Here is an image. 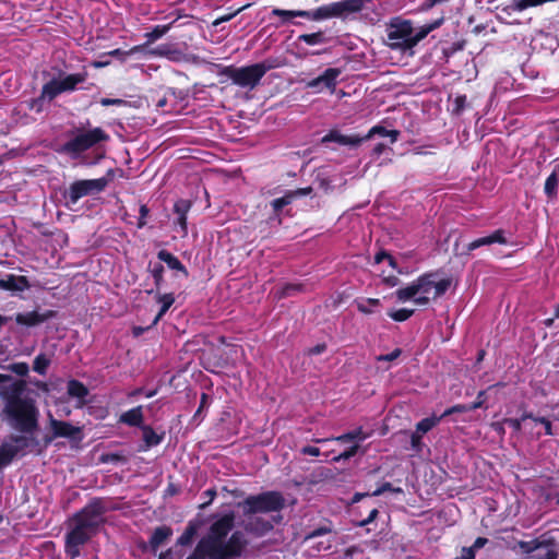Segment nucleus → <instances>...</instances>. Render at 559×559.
<instances>
[{
  "instance_id": "f257e3e1",
  "label": "nucleus",
  "mask_w": 559,
  "mask_h": 559,
  "mask_svg": "<svg viewBox=\"0 0 559 559\" xmlns=\"http://www.w3.org/2000/svg\"><path fill=\"white\" fill-rule=\"evenodd\" d=\"M234 523V513H227L216 519L188 559L240 558L246 551L248 540L241 531H235L229 535Z\"/></svg>"
},
{
  "instance_id": "f03ea898",
  "label": "nucleus",
  "mask_w": 559,
  "mask_h": 559,
  "mask_svg": "<svg viewBox=\"0 0 559 559\" xmlns=\"http://www.w3.org/2000/svg\"><path fill=\"white\" fill-rule=\"evenodd\" d=\"M0 396L4 401L2 409L7 424L23 433H32L38 426L39 411L36 401L26 391L24 381L0 374Z\"/></svg>"
},
{
  "instance_id": "7ed1b4c3",
  "label": "nucleus",
  "mask_w": 559,
  "mask_h": 559,
  "mask_svg": "<svg viewBox=\"0 0 559 559\" xmlns=\"http://www.w3.org/2000/svg\"><path fill=\"white\" fill-rule=\"evenodd\" d=\"M105 506L102 500H93L70 520V530L66 536V552L74 559L80 556L84 545L105 522Z\"/></svg>"
},
{
  "instance_id": "20e7f679",
  "label": "nucleus",
  "mask_w": 559,
  "mask_h": 559,
  "mask_svg": "<svg viewBox=\"0 0 559 559\" xmlns=\"http://www.w3.org/2000/svg\"><path fill=\"white\" fill-rule=\"evenodd\" d=\"M450 285V278H439L435 273H427L396 289L394 296L399 302L411 301L417 307H426L442 296Z\"/></svg>"
},
{
  "instance_id": "39448f33",
  "label": "nucleus",
  "mask_w": 559,
  "mask_h": 559,
  "mask_svg": "<svg viewBox=\"0 0 559 559\" xmlns=\"http://www.w3.org/2000/svg\"><path fill=\"white\" fill-rule=\"evenodd\" d=\"M440 22L414 28L407 20L395 17L386 27V45L394 50L412 51Z\"/></svg>"
},
{
  "instance_id": "423d86ee",
  "label": "nucleus",
  "mask_w": 559,
  "mask_h": 559,
  "mask_svg": "<svg viewBox=\"0 0 559 559\" xmlns=\"http://www.w3.org/2000/svg\"><path fill=\"white\" fill-rule=\"evenodd\" d=\"M239 506L245 514L273 512L283 508L284 498L276 491H267L257 496H249Z\"/></svg>"
},
{
  "instance_id": "0eeeda50",
  "label": "nucleus",
  "mask_w": 559,
  "mask_h": 559,
  "mask_svg": "<svg viewBox=\"0 0 559 559\" xmlns=\"http://www.w3.org/2000/svg\"><path fill=\"white\" fill-rule=\"evenodd\" d=\"M85 80V73L61 74L44 84L40 98L43 100H52L62 93L74 91L76 86Z\"/></svg>"
},
{
  "instance_id": "6e6552de",
  "label": "nucleus",
  "mask_w": 559,
  "mask_h": 559,
  "mask_svg": "<svg viewBox=\"0 0 559 559\" xmlns=\"http://www.w3.org/2000/svg\"><path fill=\"white\" fill-rule=\"evenodd\" d=\"M106 139L107 134L100 128H94L76 134L73 139L64 143L60 151L69 154L72 158H76L83 152Z\"/></svg>"
},
{
  "instance_id": "1a4fd4ad",
  "label": "nucleus",
  "mask_w": 559,
  "mask_h": 559,
  "mask_svg": "<svg viewBox=\"0 0 559 559\" xmlns=\"http://www.w3.org/2000/svg\"><path fill=\"white\" fill-rule=\"evenodd\" d=\"M267 68L263 63H254L241 68H228L227 76L240 87L253 90L266 73Z\"/></svg>"
},
{
  "instance_id": "9d476101",
  "label": "nucleus",
  "mask_w": 559,
  "mask_h": 559,
  "mask_svg": "<svg viewBox=\"0 0 559 559\" xmlns=\"http://www.w3.org/2000/svg\"><path fill=\"white\" fill-rule=\"evenodd\" d=\"M361 1L360 0H343L338 2H333L328 5H323L317 8L312 11H305L300 14V17H306L312 21H322L328 20L334 16H340L344 12H355L360 10Z\"/></svg>"
},
{
  "instance_id": "9b49d317",
  "label": "nucleus",
  "mask_w": 559,
  "mask_h": 559,
  "mask_svg": "<svg viewBox=\"0 0 559 559\" xmlns=\"http://www.w3.org/2000/svg\"><path fill=\"white\" fill-rule=\"evenodd\" d=\"M108 179L105 177L97 179L76 180L70 185L67 199L71 204H75L83 197L94 195L105 190Z\"/></svg>"
},
{
  "instance_id": "f8f14e48",
  "label": "nucleus",
  "mask_w": 559,
  "mask_h": 559,
  "mask_svg": "<svg viewBox=\"0 0 559 559\" xmlns=\"http://www.w3.org/2000/svg\"><path fill=\"white\" fill-rule=\"evenodd\" d=\"M28 445V440L24 436L11 435L0 443V471L12 463L24 449Z\"/></svg>"
},
{
  "instance_id": "ddd939ff",
  "label": "nucleus",
  "mask_w": 559,
  "mask_h": 559,
  "mask_svg": "<svg viewBox=\"0 0 559 559\" xmlns=\"http://www.w3.org/2000/svg\"><path fill=\"white\" fill-rule=\"evenodd\" d=\"M341 71L335 68H328L321 75L309 81L307 87L313 90L317 93H321L325 90L333 92L336 86L337 78Z\"/></svg>"
},
{
  "instance_id": "4468645a",
  "label": "nucleus",
  "mask_w": 559,
  "mask_h": 559,
  "mask_svg": "<svg viewBox=\"0 0 559 559\" xmlns=\"http://www.w3.org/2000/svg\"><path fill=\"white\" fill-rule=\"evenodd\" d=\"M49 423L55 437L81 439V428L70 423L55 419L49 415Z\"/></svg>"
},
{
  "instance_id": "2eb2a0df",
  "label": "nucleus",
  "mask_w": 559,
  "mask_h": 559,
  "mask_svg": "<svg viewBox=\"0 0 559 559\" xmlns=\"http://www.w3.org/2000/svg\"><path fill=\"white\" fill-rule=\"evenodd\" d=\"M328 142H335L340 145L357 147L364 142V139L359 135H346L341 133L338 130H331L322 138V143Z\"/></svg>"
},
{
  "instance_id": "dca6fc26",
  "label": "nucleus",
  "mask_w": 559,
  "mask_h": 559,
  "mask_svg": "<svg viewBox=\"0 0 559 559\" xmlns=\"http://www.w3.org/2000/svg\"><path fill=\"white\" fill-rule=\"evenodd\" d=\"M27 288L28 283L24 276H16L10 274L5 278H0V289L11 292H23Z\"/></svg>"
},
{
  "instance_id": "f3484780",
  "label": "nucleus",
  "mask_w": 559,
  "mask_h": 559,
  "mask_svg": "<svg viewBox=\"0 0 559 559\" xmlns=\"http://www.w3.org/2000/svg\"><path fill=\"white\" fill-rule=\"evenodd\" d=\"M148 55L154 57H164L170 61H178L181 59L182 53L174 45L163 44L147 51Z\"/></svg>"
},
{
  "instance_id": "a211bd4d",
  "label": "nucleus",
  "mask_w": 559,
  "mask_h": 559,
  "mask_svg": "<svg viewBox=\"0 0 559 559\" xmlns=\"http://www.w3.org/2000/svg\"><path fill=\"white\" fill-rule=\"evenodd\" d=\"M311 192V188L297 189L294 191H288L284 197L277 198L272 201V206L275 212L281 211L284 206L290 204L293 200L297 197L307 195Z\"/></svg>"
},
{
  "instance_id": "6ab92c4d",
  "label": "nucleus",
  "mask_w": 559,
  "mask_h": 559,
  "mask_svg": "<svg viewBox=\"0 0 559 559\" xmlns=\"http://www.w3.org/2000/svg\"><path fill=\"white\" fill-rule=\"evenodd\" d=\"M87 389L81 382L71 380L68 383V394L72 397L78 399V407H82L84 405V399L87 395Z\"/></svg>"
},
{
  "instance_id": "aec40b11",
  "label": "nucleus",
  "mask_w": 559,
  "mask_h": 559,
  "mask_svg": "<svg viewBox=\"0 0 559 559\" xmlns=\"http://www.w3.org/2000/svg\"><path fill=\"white\" fill-rule=\"evenodd\" d=\"M380 306V299L377 298H365L356 300V307L358 311L365 314H372L377 312Z\"/></svg>"
},
{
  "instance_id": "412c9836",
  "label": "nucleus",
  "mask_w": 559,
  "mask_h": 559,
  "mask_svg": "<svg viewBox=\"0 0 559 559\" xmlns=\"http://www.w3.org/2000/svg\"><path fill=\"white\" fill-rule=\"evenodd\" d=\"M120 421L129 426H140L143 421L142 406L134 407L123 413L120 417Z\"/></svg>"
},
{
  "instance_id": "4be33fe9",
  "label": "nucleus",
  "mask_w": 559,
  "mask_h": 559,
  "mask_svg": "<svg viewBox=\"0 0 559 559\" xmlns=\"http://www.w3.org/2000/svg\"><path fill=\"white\" fill-rule=\"evenodd\" d=\"M376 135L390 136L391 143H394L397 141L400 132L396 130H386L385 128H383L381 126H374L369 130V132L365 136H361V139H364V141H366Z\"/></svg>"
},
{
  "instance_id": "5701e85b",
  "label": "nucleus",
  "mask_w": 559,
  "mask_h": 559,
  "mask_svg": "<svg viewBox=\"0 0 559 559\" xmlns=\"http://www.w3.org/2000/svg\"><path fill=\"white\" fill-rule=\"evenodd\" d=\"M369 437H370L369 432L364 431L362 428H357L350 432L335 437V438H333V440L338 441V442L356 441V443L359 444V442L365 441Z\"/></svg>"
},
{
  "instance_id": "b1692460",
  "label": "nucleus",
  "mask_w": 559,
  "mask_h": 559,
  "mask_svg": "<svg viewBox=\"0 0 559 559\" xmlns=\"http://www.w3.org/2000/svg\"><path fill=\"white\" fill-rule=\"evenodd\" d=\"M171 534L173 531L167 526L157 527L150 539L151 547L156 550Z\"/></svg>"
},
{
  "instance_id": "393cba45",
  "label": "nucleus",
  "mask_w": 559,
  "mask_h": 559,
  "mask_svg": "<svg viewBox=\"0 0 559 559\" xmlns=\"http://www.w3.org/2000/svg\"><path fill=\"white\" fill-rule=\"evenodd\" d=\"M16 323L21 325L33 326L44 321V317L37 312L19 313L15 318Z\"/></svg>"
},
{
  "instance_id": "a878e982",
  "label": "nucleus",
  "mask_w": 559,
  "mask_h": 559,
  "mask_svg": "<svg viewBox=\"0 0 559 559\" xmlns=\"http://www.w3.org/2000/svg\"><path fill=\"white\" fill-rule=\"evenodd\" d=\"M158 259L165 262L173 270L186 272V269L182 265V263L174 254L166 250H160L158 252Z\"/></svg>"
},
{
  "instance_id": "bb28decb",
  "label": "nucleus",
  "mask_w": 559,
  "mask_h": 559,
  "mask_svg": "<svg viewBox=\"0 0 559 559\" xmlns=\"http://www.w3.org/2000/svg\"><path fill=\"white\" fill-rule=\"evenodd\" d=\"M170 28L171 24L154 26L151 32L144 34L146 45L153 44L157 39L162 38Z\"/></svg>"
},
{
  "instance_id": "cd10ccee",
  "label": "nucleus",
  "mask_w": 559,
  "mask_h": 559,
  "mask_svg": "<svg viewBox=\"0 0 559 559\" xmlns=\"http://www.w3.org/2000/svg\"><path fill=\"white\" fill-rule=\"evenodd\" d=\"M559 178V165L552 170L545 182V192L548 197H555L557 194Z\"/></svg>"
},
{
  "instance_id": "c85d7f7f",
  "label": "nucleus",
  "mask_w": 559,
  "mask_h": 559,
  "mask_svg": "<svg viewBox=\"0 0 559 559\" xmlns=\"http://www.w3.org/2000/svg\"><path fill=\"white\" fill-rule=\"evenodd\" d=\"M198 532V524L190 522L186 527L185 532L180 535L177 540V544L180 546H188L192 543L195 534Z\"/></svg>"
},
{
  "instance_id": "c756f323",
  "label": "nucleus",
  "mask_w": 559,
  "mask_h": 559,
  "mask_svg": "<svg viewBox=\"0 0 559 559\" xmlns=\"http://www.w3.org/2000/svg\"><path fill=\"white\" fill-rule=\"evenodd\" d=\"M175 298L171 294H165L158 296V302L162 305L159 312L155 317L154 323L158 322L160 318L167 312V310L171 307L174 304Z\"/></svg>"
},
{
  "instance_id": "7c9ffc66",
  "label": "nucleus",
  "mask_w": 559,
  "mask_h": 559,
  "mask_svg": "<svg viewBox=\"0 0 559 559\" xmlns=\"http://www.w3.org/2000/svg\"><path fill=\"white\" fill-rule=\"evenodd\" d=\"M439 421H440V418L436 417V416L424 418L423 420H420L417 424L416 431L424 436L426 432H428L435 426H437L439 424Z\"/></svg>"
},
{
  "instance_id": "2f4dec72",
  "label": "nucleus",
  "mask_w": 559,
  "mask_h": 559,
  "mask_svg": "<svg viewBox=\"0 0 559 559\" xmlns=\"http://www.w3.org/2000/svg\"><path fill=\"white\" fill-rule=\"evenodd\" d=\"M143 430V440L147 448L157 445L162 438L148 426L142 428Z\"/></svg>"
},
{
  "instance_id": "473e14b6",
  "label": "nucleus",
  "mask_w": 559,
  "mask_h": 559,
  "mask_svg": "<svg viewBox=\"0 0 559 559\" xmlns=\"http://www.w3.org/2000/svg\"><path fill=\"white\" fill-rule=\"evenodd\" d=\"M302 10H283V9H273L272 14L282 19V23H286L294 17H300Z\"/></svg>"
},
{
  "instance_id": "72a5a7b5",
  "label": "nucleus",
  "mask_w": 559,
  "mask_h": 559,
  "mask_svg": "<svg viewBox=\"0 0 559 559\" xmlns=\"http://www.w3.org/2000/svg\"><path fill=\"white\" fill-rule=\"evenodd\" d=\"M413 309L402 308L396 310H390L388 312V316L396 322H404L407 319H409L413 316Z\"/></svg>"
},
{
  "instance_id": "f704fd0d",
  "label": "nucleus",
  "mask_w": 559,
  "mask_h": 559,
  "mask_svg": "<svg viewBox=\"0 0 559 559\" xmlns=\"http://www.w3.org/2000/svg\"><path fill=\"white\" fill-rule=\"evenodd\" d=\"M533 415L531 413H524L521 418H507L503 420L507 425H509L515 432H519L522 429V424L526 419H532Z\"/></svg>"
},
{
  "instance_id": "c9c22d12",
  "label": "nucleus",
  "mask_w": 559,
  "mask_h": 559,
  "mask_svg": "<svg viewBox=\"0 0 559 559\" xmlns=\"http://www.w3.org/2000/svg\"><path fill=\"white\" fill-rule=\"evenodd\" d=\"M48 365H49V359L46 358L44 355H39L35 358L33 368L39 374H44L46 372Z\"/></svg>"
},
{
  "instance_id": "e433bc0d",
  "label": "nucleus",
  "mask_w": 559,
  "mask_h": 559,
  "mask_svg": "<svg viewBox=\"0 0 559 559\" xmlns=\"http://www.w3.org/2000/svg\"><path fill=\"white\" fill-rule=\"evenodd\" d=\"M271 528H272L271 523L266 522V521H258L257 526H253L252 524H250L248 526L249 531L254 532L255 534H259V535H262V534L269 532Z\"/></svg>"
},
{
  "instance_id": "4c0bfd02",
  "label": "nucleus",
  "mask_w": 559,
  "mask_h": 559,
  "mask_svg": "<svg viewBox=\"0 0 559 559\" xmlns=\"http://www.w3.org/2000/svg\"><path fill=\"white\" fill-rule=\"evenodd\" d=\"M358 449H359V444L355 443L354 445H352L349 449H347L343 453L338 454L337 456H334L333 461L341 462V461L348 460L357 453Z\"/></svg>"
},
{
  "instance_id": "58836bf2",
  "label": "nucleus",
  "mask_w": 559,
  "mask_h": 559,
  "mask_svg": "<svg viewBox=\"0 0 559 559\" xmlns=\"http://www.w3.org/2000/svg\"><path fill=\"white\" fill-rule=\"evenodd\" d=\"M301 289V286L300 285H295V284H289V285H286L284 286L283 288H281L280 290L276 292V296L278 298H283V297H287V296H290L293 295L295 292H298Z\"/></svg>"
},
{
  "instance_id": "ea45409f",
  "label": "nucleus",
  "mask_w": 559,
  "mask_h": 559,
  "mask_svg": "<svg viewBox=\"0 0 559 559\" xmlns=\"http://www.w3.org/2000/svg\"><path fill=\"white\" fill-rule=\"evenodd\" d=\"M488 240H489V245H492V243H507V239L504 237V231L499 229V230H496L495 233H492L491 235L488 236Z\"/></svg>"
},
{
  "instance_id": "a19ab883",
  "label": "nucleus",
  "mask_w": 559,
  "mask_h": 559,
  "mask_svg": "<svg viewBox=\"0 0 559 559\" xmlns=\"http://www.w3.org/2000/svg\"><path fill=\"white\" fill-rule=\"evenodd\" d=\"M532 420L536 424H540L544 426L545 428V435L547 436H552L554 432H552V426H551V423L545 418V417H534L532 418Z\"/></svg>"
},
{
  "instance_id": "79ce46f5",
  "label": "nucleus",
  "mask_w": 559,
  "mask_h": 559,
  "mask_svg": "<svg viewBox=\"0 0 559 559\" xmlns=\"http://www.w3.org/2000/svg\"><path fill=\"white\" fill-rule=\"evenodd\" d=\"M421 439H423V435L418 433L417 431L412 433L411 445L414 451L420 452L421 447H423Z\"/></svg>"
},
{
  "instance_id": "37998d69",
  "label": "nucleus",
  "mask_w": 559,
  "mask_h": 559,
  "mask_svg": "<svg viewBox=\"0 0 559 559\" xmlns=\"http://www.w3.org/2000/svg\"><path fill=\"white\" fill-rule=\"evenodd\" d=\"M321 35L313 33V34H304L299 36V39L308 45H316L319 43Z\"/></svg>"
},
{
  "instance_id": "c03bdc74",
  "label": "nucleus",
  "mask_w": 559,
  "mask_h": 559,
  "mask_svg": "<svg viewBox=\"0 0 559 559\" xmlns=\"http://www.w3.org/2000/svg\"><path fill=\"white\" fill-rule=\"evenodd\" d=\"M489 246L488 236L478 238L467 245V251H473L479 247Z\"/></svg>"
},
{
  "instance_id": "a18cd8bd",
  "label": "nucleus",
  "mask_w": 559,
  "mask_h": 559,
  "mask_svg": "<svg viewBox=\"0 0 559 559\" xmlns=\"http://www.w3.org/2000/svg\"><path fill=\"white\" fill-rule=\"evenodd\" d=\"M402 354V350L400 348H396L394 349L392 353L390 354H385V355H379L377 357V360L378 361H393L395 360L396 358H399Z\"/></svg>"
},
{
  "instance_id": "49530a36",
  "label": "nucleus",
  "mask_w": 559,
  "mask_h": 559,
  "mask_svg": "<svg viewBox=\"0 0 559 559\" xmlns=\"http://www.w3.org/2000/svg\"><path fill=\"white\" fill-rule=\"evenodd\" d=\"M163 271H164V267L162 264H155V265L151 266V273H152L157 285L159 284V282L163 278Z\"/></svg>"
},
{
  "instance_id": "de8ad7c7",
  "label": "nucleus",
  "mask_w": 559,
  "mask_h": 559,
  "mask_svg": "<svg viewBox=\"0 0 559 559\" xmlns=\"http://www.w3.org/2000/svg\"><path fill=\"white\" fill-rule=\"evenodd\" d=\"M190 204L187 201L180 200L176 202L175 204V211L178 215L183 214L186 215L189 211Z\"/></svg>"
},
{
  "instance_id": "09e8293b",
  "label": "nucleus",
  "mask_w": 559,
  "mask_h": 559,
  "mask_svg": "<svg viewBox=\"0 0 559 559\" xmlns=\"http://www.w3.org/2000/svg\"><path fill=\"white\" fill-rule=\"evenodd\" d=\"M484 395H485L484 391L478 393L476 401L469 405V409L471 411L480 408L483 406V404H484Z\"/></svg>"
},
{
  "instance_id": "8fccbe9b",
  "label": "nucleus",
  "mask_w": 559,
  "mask_h": 559,
  "mask_svg": "<svg viewBox=\"0 0 559 559\" xmlns=\"http://www.w3.org/2000/svg\"><path fill=\"white\" fill-rule=\"evenodd\" d=\"M103 106L122 105L124 102L120 98H102L99 102Z\"/></svg>"
},
{
  "instance_id": "3c124183",
  "label": "nucleus",
  "mask_w": 559,
  "mask_h": 559,
  "mask_svg": "<svg viewBox=\"0 0 559 559\" xmlns=\"http://www.w3.org/2000/svg\"><path fill=\"white\" fill-rule=\"evenodd\" d=\"M384 260H388V262L390 263V265H391V266H393V267H395L394 259H393L391 255H389V254H386V253H379V254H377V257H376V261H377L378 263H380V262H382V261H384Z\"/></svg>"
},
{
  "instance_id": "603ef678",
  "label": "nucleus",
  "mask_w": 559,
  "mask_h": 559,
  "mask_svg": "<svg viewBox=\"0 0 559 559\" xmlns=\"http://www.w3.org/2000/svg\"><path fill=\"white\" fill-rule=\"evenodd\" d=\"M377 515H378V510H377V509H372V510L370 511V513H369L368 518H367V519H365V520H362V521L359 523V525H360V526H365V525H367V524H369V523L373 522V521L376 520Z\"/></svg>"
},
{
  "instance_id": "864d4df0",
  "label": "nucleus",
  "mask_w": 559,
  "mask_h": 559,
  "mask_svg": "<svg viewBox=\"0 0 559 559\" xmlns=\"http://www.w3.org/2000/svg\"><path fill=\"white\" fill-rule=\"evenodd\" d=\"M12 370L21 376H24L27 373L28 367L26 364H16L13 366Z\"/></svg>"
},
{
  "instance_id": "5fc2aeb1",
  "label": "nucleus",
  "mask_w": 559,
  "mask_h": 559,
  "mask_svg": "<svg viewBox=\"0 0 559 559\" xmlns=\"http://www.w3.org/2000/svg\"><path fill=\"white\" fill-rule=\"evenodd\" d=\"M177 224L180 226L183 235L187 234V216L183 214L178 215Z\"/></svg>"
},
{
  "instance_id": "6e6d98bb",
  "label": "nucleus",
  "mask_w": 559,
  "mask_h": 559,
  "mask_svg": "<svg viewBox=\"0 0 559 559\" xmlns=\"http://www.w3.org/2000/svg\"><path fill=\"white\" fill-rule=\"evenodd\" d=\"M145 46H146V44L134 46L130 50H128V51H126L123 53L126 56L130 57V56H132L134 53H138V52H144L145 51Z\"/></svg>"
},
{
  "instance_id": "4d7b16f0",
  "label": "nucleus",
  "mask_w": 559,
  "mask_h": 559,
  "mask_svg": "<svg viewBox=\"0 0 559 559\" xmlns=\"http://www.w3.org/2000/svg\"><path fill=\"white\" fill-rule=\"evenodd\" d=\"M487 542H488V540H487V538H485V537H478V538L474 542V544H473V546H472L471 548H473V550L480 549L481 547H484V546L487 544Z\"/></svg>"
},
{
  "instance_id": "13d9d810",
  "label": "nucleus",
  "mask_w": 559,
  "mask_h": 559,
  "mask_svg": "<svg viewBox=\"0 0 559 559\" xmlns=\"http://www.w3.org/2000/svg\"><path fill=\"white\" fill-rule=\"evenodd\" d=\"M304 453L312 455V456H318V455H320V450H319V448H316V447H306L304 449Z\"/></svg>"
},
{
  "instance_id": "bf43d9fd",
  "label": "nucleus",
  "mask_w": 559,
  "mask_h": 559,
  "mask_svg": "<svg viewBox=\"0 0 559 559\" xmlns=\"http://www.w3.org/2000/svg\"><path fill=\"white\" fill-rule=\"evenodd\" d=\"M475 558V550L473 548H465L463 550V555L461 559H474Z\"/></svg>"
},
{
  "instance_id": "052dcab7",
  "label": "nucleus",
  "mask_w": 559,
  "mask_h": 559,
  "mask_svg": "<svg viewBox=\"0 0 559 559\" xmlns=\"http://www.w3.org/2000/svg\"><path fill=\"white\" fill-rule=\"evenodd\" d=\"M235 14H228V15H224V16H221L218 19H216L214 22H213V25L217 26L219 25L221 23L223 22H227L229 21Z\"/></svg>"
},
{
  "instance_id": "680f3d73",
  "label": "nucleus",
  "mask_w": 559,
  "mask_h": 559,
  "mask_svg": "<svg viewBox=\"0 0 559 559\" xmlns=\"http://www.w3.org/2000/svg\"><path fill=\"white\" fill-rule=\"evenodd\" d=\"M506 423L501 421V423H493L491 425V427L497 431L499 432L500 435H503L504 433V428H503V425Z\"/></svg>"
},
{
  "instance_id": "e2e57ef3",
  "label": "nucleus",
  "mask_w": 559,
  "mask_h": 559,
  "mask_svg": "<svg viewBox=\"0 0 559 559\" xmlns=\"http://www.w3.org/2000/svg\"><path fill=\"white\" fill-rule=\"evenodd\" d=\"M453 411H454V413H464V412H468L471 409H469V405L468 406L467 405H455V406H453Z\"/></svg>"
},
{
  "instance_id": "0e129e2a",
  "label": "nucleus",
  "mask_w": 559,
  "mask_h": 559,
  "mask_svg": "<svg viewBox=\"0 0 559 559\" xmlns=\"http://www.w3.org/2000/svg\"><path fill=\"white\" fill-rule=\"evenodd\" d=\"M438 4H442V1L426 0L424 5H425L426 9H431L432 7L438 5Z\"/></svg>"
},
{
  "instance_id": "69168bd1",
  "label": "nucleus",
  "mask_w": 559,
  "mask_h": 559,
  "mask_svg": "<svg viewBox=\"0 0 559 559\" xmlns=\"http://www.w3.org/2000/svg\"><path fill=\"white\" fill-rule=\"evenodd\" d=\"M123 52H124L123 50L115 49V50L109 51L108 55L109 56H120V57H122V60H126V58L128 56H126Z\"/></svg>"
},
{
  "instance_id": "338daca9",
  "label": "nucleus",
  "mask_w": 559,
  "mask_h": 559,
  "mask_svg": "<svg viewBox=\"0 0 559 559\" xmlns=\"http://www.w3.org/2000/svg\"><path fill=\"white\" fill-rule=\"evenodd\" d=\"M384 148H385V146H384L383 144H378V145H376V146H374V148H373V153H374L376 155H380V154H382V152L384 151Z\"/></svg>"
},
{
  "instance_id": "774afa93",
  "label": "nucleus",
  "mask_w": 559,
  "mask_h": 559,
  "mask_svg": "<svg viewBox=\"0 0 559 559\" xmlns=\"http://www.w3.org/2000/svg\"><path fill=\"white\" fill-rule=\"evenodd\" d=\"M206 405H207V395L206 394H202L201 405H200V408H199L198 413L201 411L202 407H204Z\"/></svg>"
}]
</instances>
